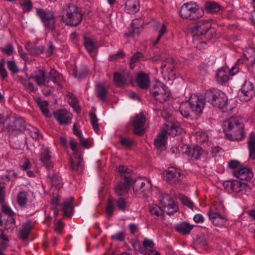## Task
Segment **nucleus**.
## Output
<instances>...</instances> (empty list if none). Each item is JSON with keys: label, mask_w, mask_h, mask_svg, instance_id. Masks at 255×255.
<instances>
[{"label": "nucleus", "mask_w": 255, "mask_h": 255, "mask_svg": "<svg viewBox=\"0 0 255 255\" xmlns=\"http://www.w3.org/2000/svg\"><path fill=\"white\" fill-rule=\"evenodd\" d=\"M243 124L235 118H231L224 124L226 137L232 140H238L244 136Z\"/></svg>", "instance_id": "nucleus-1"}, {"label": "nucleus", "mask_w": 255, "mask_h": 255, "mask_svg": "<svg viewBox=\"0 0 255 255\" xmlns=\"http://www.w3.org/2000/svg\"><path fill=\"white\" fill-rule=\"evenodd\" d=\"M121 174V180L115 186V193L118 196H124L128 192L133 180L132 170L127 167L121 165L119 167Z\"/></svg>", "instance_id": "nucleus-2"}, {"label": "nucleus", "mask_w": 255, "mask_h": 255, "mask_svg": "<svg viewBox=\"0 0 255 255\" xmlns=\"http://www.w3.org/2000/svg\"><path fill=\"white\" fill-rule=\"evenodd\" d=\"M63 19L66 25L71 26L78 25L82 20L80 8L73 3L66 4L62 9Z\"/></svg>", "instance_id": "nucleus-3"}, {"label": "nucleus", "mask_w": 255, "mask_h": 255, "mask_svg": "<svg viewBox=\"0 0 255 255\" xmlns=\"http://www.w3.org/2000/svg\"><path fill=\"white\" fill-rule=\"evenodd\" d=\"M4 124L6 125V128L7 129V132L10 135H16L24 131L26 129L25 123L22 119L19 118L10 119L7 116L3 121L1 116L0 115V126Z\"/></svg>", "instance_id": "nucleus-4"}, {"label": "nucleus", "mask_w": 255, "mask_h": 255, "mask_svg": "<svg viewBox=\"0 0 255 255\" xmlns=\"http://www.w3.org/2000/svg\"><path fill=\"white\" fill-rule=\"evenodd\" d=\"M205 100L214 107L219 108L225 107L228 101L226 94L216 89L207 91L205 93Z\"/></svg>", "instance_id": "nucleus-5"}, {"label": "nucleus", "mask_w": 255, "mask_h": 255, "mask_svg": "<svg viewBox=\"0 0 255 255\" xmlns=\"http://www.w3.org/2000/svg\"><path fill=\"white\" fill-rule=\"evenodd\" d=\"M180 13L183 18L195 20L204 15V11L198 8L194 3H187L182 6Z\"/></svg>", "instance_id": "nucleus-6"}, {"label": "nucleus", "mask_w": 255, "mask_h": 255, "mask_svg": "<svg viewBox=\"0 0 255 255\" xmlns=\"http://www.w3.org/2000/svg\"><path fill=\"white\" fill-rule=\"evenodd\" d=\"M69 144L73 152V155L70 161L71 168L73 171L81 173L84 167L82 155L79 152L77 143L75 140H71L69 141Z\"/></svg>", "instance_id": "nucleus-7"}, {"label": "nucleus", "mask_w": 255, "mask_h": 255, "mask_svg": "<svg viewBox=\"0 0 255 255\" xmlns=\"http://www.w3.org/2000/svg\"><path fill=\"white\" fill-rule=\"evenodd\" d=\"M36 13L41 19L46 30L51 31L55 30L56 19L52 11L42 8H37Z\"/></svg>", "instance_id": "nucleus-8"}, {"label": "nucleus", "mask_w": 255, "mask_h": 255, "mask_svg": "<svg viewBox=\"0 0 255 255\" xmlns=\"http://www.w3.org/2000/svg\"><path fill=\"white\" fill-rule=\"evenodd\" d=\"M135 194L141 193L142 195H145L149 191L151 188V181L148 179L138 178L132 180L131 185Z\"/></svg>", "instance_id": "nucleus-9"}, {"label": "nucleus", "mask_w": 255, "mask_h": 255, "mask_svg": "<svg viewBox=\"0 0 255 255\" xmlns=\"http://www.w3.org/2000/svg\"><path fill=\"white\" fill-rule=\"evenodd\" d=\"M205 101V97L203 98L196 95H192L187 102L189 104L191 111L195 114L198 115L202 113Z\"/></svg>", "instance_id": "nucleus-10"}, {"label": "nucleus", "mask_w": 255, "mask_h": 255, "mask_svg": "<svg viewBox=\"0 0 255 255\" xmlns=\"http://www.w3.org/2000/svg\"><path fill=\"white\" fill-rule=\"evenodd\" d=\"M255 95V90L253 84L249 81H246L239 94L241 101H250Z\"/></svg>", "instance_id": "nucleus-11"}, {"label": "nucleus", "mask_w": 255, "mask_h": 255, "mask_svg": "<svg viewBox=\"0 0 255 255\" xmlns=\"http://www.w3.org/2000/svg\"><path fill=\"white\" fill-rule=\"evenodd\" d=\"M115 203H116L118 209L121 211H125L127 208V202L125 198L120 197L115 201L113 198H110L108 199L106 206V213L109 217H111L113 215Z\"/></svg>", "instance_id": "nucleus-12"}, {"label": "nucleus", "mask_w": 255, "mask_h": 255, "mask_svg": "<svg viewBox=\"0 0 255 255\" xmlns=\"http://www.w3.org/2000/svg\"><path fill=\"white\" fill-rule=\"evenodd\" d=\"M160 203L164 206V212L168 215H173L178 210L177 205L167 194L162 195Z\"/></svg>", "instance_id": "nucleus-13"}, {"label": "nucleus", "mask_w": 255, "mask_h": 255, "mask_svg": "<svg viewBox=\"0 0 255 255\" xmlns=\"http://www.w3.org/2000/svg\"><path fill=\"white\" fill-rule=\"evenodd\" d=\"M164 179L171 184H176L181 180L182 175L178 169L169 168L163 173Z\"/></svg>", "instance_id": "nucleus-14"}, {"label": "nucleus", "mask_w": 255, "mask_h": 255, "mask_svg": "<svg viewBox=\"0 0 255 255\" xmlns=\"http://www.w3.org/2000/svg\"><path fill=\"white\" fill-rule=\"evenodd\" d=\"M54 117L61 125H66L71 123L73 116L65 109L58 110L54 112Z\"/></svg>", "instance_id": "nucleus-15"}, {"label": "nucleus", "mask_w": 255, "mask_h": 255, "mask_svg": "<svg viewBox=\"0 0 255 255\" xmlns=\"http://www.w3.org/2000/svg\"><path fill=\"white\" fill-rule=\"evenodd\" d=\"M146 118L143 114H140L134 117L132 121L133 132L138 135H142L144 132V125Z\"/></svg>", "instance_id": "nucleus-16"}, {"label": "nucleus", "mask_w": 255, "mask_h": 255, "mask_svg": "<svg viewBox=\"0 0 255 255\" xmlns=\"http://www.w3.org/2000/svg\"><path fill=\"white\" fill-rule=\"evenodd\" d=\"M208 214L210 220L215 226H223L226 222V218L221 215L217 208H211L208 211Z\"/></svg>", "instance_id": "nucleus-17"}, {"label": "nucleus", "mask_w": 255, "mask_h": 255, "mask_svg": "<svg viewBox=\"0 0 255 255\" xmlns=\"http://www.w3.org/2000/svg\"><path fill=\"white\" fill-rule=\"evenodd\" d=\"M211 28V24L208 20L198 21L194 26L193 32L194 35H203L207 33Z\"/></svg>", "instance_id": "nucleus-18"}, {"label": "nucleus", "mask_w": 255, "mask_h": 255, "mask_svg": "<svg viewBox=\"0 0 255 255\" xmlns=\"http://www.w3.org/2000/svg\"><path fill=\"white\" fill-rule=\"evenodd\" d=\"M30 78L33 79L39 86L52 87L49 84V80L47 78V75L42 69L36 70L35 75L31 76Z\"/></svg>", "instance_id": "nucleus-19"}, {"label": "nucleus", "mask_w": 255, "mask_h": 255, "mask_svg": "<svg viewBox=\"0 0 255 255\" xmlns=\"http://www.w3.org/2000/svg\"><path fill=\"white\" fill-rule=\"evenodd\" d=\"M234 175L241 180L250 181L253 177L252 169L244 167L234 172Z\"/></svg>", "instance_id": "nucleus-20"}, {"label": "nucleus", "mask_w": 255, "mask_h": 255, "mask_svg": "<svg viewBox=\"0 0 255 255\" xmlns=\"http://www.w3.org/2000/svg\"><path fill=\"white\" fill-rule=\"evenodd\" d=\"M131 80L132 78L128 72L115 73L114 75V82L119 87L123 86L128 81H130Z\"/></svg>", "instance_id": "nucleus-21"}, {"label": "nucleus", "mask_w": 255, "mask_h": 255, "mask_svg": "<svg viewBox=\"0 0 255 255\" xmlns=\"http://www.w3.org/2000/svg\"><path fill=\"white\" fill-rule=\"evenodd\" d=\"M167 128L165 130L166 133H168L173 136H176L182 133L183 131L182 128L178 123H168L164 124Z\"/></svg>", "instance_id": "nucleus-22"}, {"label": "nucleus", "mask_w": 255, "mask_h": 255, "mask_svg": "<svg viewBox=\"0 0 255 255\" xmlns=\"http://www.w3.org/2000/svg\"><path fill=\"white\" fill-rule=\"evenodd\" d=\"M185 153L193 160L199 159L203 154V150L202 148L196 145L193 147H187Z\"/></svg>", "instance_id": "nucleus-23"}, {"label": "nucleus", "mask_w": 255, "mask_h": 255, "mask_svg": "<svg viewBox=\"0 0 255 255\" xmlns=\"http://www.w3.org/2000/svg\"><path fill=\"white\" fill-rule=\"evenodd\" d=\"M32 229V226L31 221H28L23 223L19 229L18 235L19 238L22 240H26Z\"/></svg>", "instance_id": "nucleus-24"}, {"label": "nucleus", "mask_w": 255, "mask_h": 255, "mask_svg": "<svg viewBox=\"0 0 255 255\" xmlns=\"http://www.w3.org/2000/svg\"><path fill=\"white\" fill-rule=\"evenodd\" d=\"M136 82L141 89H147L149 87V76L144 73L140 72L137 75Z\"/></svg>", "instance_id": "nucleus-25"}, {"label": "nucleus", "mask_w": 255, "mask_h": 255, "mask_svg": "<svg viewBox=\"0 0 255 255\" xmlns=\"http://www.w3.org/2000/svg\"><path fill=\"white\" fill-rule=\"evenodd\" d=\"M84 44L88 53L93 57H94V53L97 48L96 43L90 37L85 36L84 37Z\"/></svg>", "instance_id": "nucleus-26"}, {"label": "nucleus", "mask_w": 255, "mask_h": 255, "mask_svg": "<svg viewBox=\"0 0 255 255\" xmlns=\"http://www.w3.org/2000/svg\"><path fill=\"white\" fill-rule=\"evenodd\" d=\"M139 2L138 0H127L125 3V10L128 13H134L138 11Z\"/></svg>", "instance_id": "nucleus-27"}, {"label": "nucleus", "mask_w": 255, "mask_h": 255, "mask_svg": "<svg viewBox=\"0 0 255 255\" xmlns=\"http://www.w3.org/2000/svg\"><path fill=\"white\" fill-rule=\"evenodd\" d=\"M47 78L49 80V83L52 81L54 84L60 86L63 80L62 75L54 70H51L47 74Z\"/></svg>", "instance_id": "nucleus-28"}, {"label": "nucleus", "mask_w": 255, "mask_h": 255, "mask_svg": "<svg viewBox=\"0 0 255 255\" xmlns=\"http://www.w3.org/2000/svg\"><path fill=\"white\" fill-rule=\"evenodd\" d=\"M74 198L71 197L65 200L63 204L62 210L65 216L70 217L72 215L74 210L73 203Z\"/></svg>", "instance_id": "nucleus-29"}, {"label": "nucleus", "mask_w": 255, "mask_h": 255, "mask_svg": "<svg viewBox=\"0 0 255 255\" xmlns=\"http://www.w3.org/2000/svg\"><path fill=\"white\" fill-rule=\"evenodd\" d=\"M166 134L165 130L163 129V131L158 135L154 141V144L157 148L161 150L164 148L167 139Z\"/></svg>", "instance_id": "nucleus-30"}, {"label": "nucleus", "mask_w": 255, "mask_h": 255, "mask_svg": "<svg viewBox=\"0 0 255 255\" xmlns=\"http://www.w3.org/2000/svg\"><path fill=\"white\" fill-rule=\"evenodd\" d=\"M51 152L48 148L44 149L41 154L40 159L46 167L50 169L53 167V164L50 161L51 158Z\"/></svg>", "instance_id": "nucleus-31"}, {"label": "nucleus", "mask_w": 255, "mask_h": 255, "mask_svg": "<svg viewBox=\"0 0 255 255\" xmlns=\"http://www.w3.org/2000/svg\"><path fill=\"white\" fill-rule=\"evenodd\" d=\"M96 94L101 101L104 102L107 99L108 91L103 84H98L96 87Z\"/></svg>", "instance_id": "nucleus-32"}, {"label": "nucleus", "mask_w": 255, "mask_h": 255, "mask_svg": "<svg viewBox=\"0 0 255 255\" xmlns=\"http://www.w3.org/2000/svg\"><path fill=\"white\" fill-rule=\"evenodd\" d=\"M248 147L250 151V156L251 158L255 159V133L252 132L249 137L248 141Z\"/></svg>", "instance_id": "nucleus-33"}, {"label": "nucleus", "mask_w": 255, "mask_h": 255, "mask_svg": "<svg viewBox=\"0 0 255 255\" xmlns=\"http://www.w3.org/2000/svg\"><path fill=\"white\" fill-rule=\"evenodd\" d=\"M25 49L30 54L35 55L42 53L44 50V47L43 46L36 47L30 42H28L25 46Z\"/></svg>", "instance_id": "nucleus-34"}, {"label": "nucleus", "mask_w": 255, "mask_h": 255, "mask_svg": "<svg viewBox=\"0 0 255 255\" xmlns=\"http://www.w3.org/2000/svg\"><path fill=\"white\" fill-rule=\"evenodd\" d=\"M192 229L193 226L185 222L181 223L175 227L176 230L183 235L189 234Z\"/></svg>", "instance_id": "nucleus-35"}, {"label": "nucleus", "mask_w": 255, "mask_h": 255, "mask_svg": "<svg viewBox=\"0 0 255 255\" xmlns=\"http://www.w3.org/2000/svg\"><path fill=\"white\" fill-rule=\"evenodd\" d=\"M166 87L163 84L160 82H157L150 89V92L154 98L156 96V95L159 94L161 92L165 93V89Z\"/></svg>", "instance_id": "nucleus-36"}, {"label": "nucleus", "mask_w": 255, "mask_h": 255, "mask_svg": "<svg viewBox=\"0 0 255 255\" xmlns=\"http://www.w3.org/2000/svg\"><path fill=\"white\" fill-rule=\"evenodd\" d=\"M140 26L141 24L138 19L133 20L131 24V28L129 29V33L127 34V36H131L133 34H138L141 29Z\"/></svg>", "instance_id": "nucleus-37"}, {"label": "nucleus", "mask_w": 255, "mask_h": 255, "mask_svg": "<svg viewBox=\"0 0 255 255\" xmlns=\"http://www.w3.org/2000/svg\"><path fill=\"white\" fill-rule=\"evenodd\" d=\"M221 6L216 2L209 1L207 2L205 5V9L210 13H215L219 11Z\"/></svg>", "instance_id": "nucleus-38"}, {"label": "nucleus", "mask_w": 255, "mask_h": 255, "mask_svg": "<svg viewBox=\"0 0 255 255\" xmlns=\"http://www.w3.org/2000/svg\"><path fill=\"white\" fill-rule=\"evenodd\" d=\"M36 101L37 105L40 109L43 114L47 117H49V111L47 108L48 105V102L46 101H43L40 99H37Z\"/></svg>", "instance_id": "nucleus-39"}, {"label": "nucleus", "mask_w": 255, "mask_h": 255, "mask_svg": "<svg viewBox=\"0 0 255 255\" xmlns=\"http://www.w3.org/2000/svg\"><path fill=\"white\" fill-rule=\"evenodd\" d=\"M190 111H191V109L187 101L181 104L180 107V112L183 117L186 118L190 117Z\"/></svg>", "instance_id": "nucleus-40"}, {"label": "nucleus", "mask_w": 255, "mask_h": 255, "mask_svg": "<svg viewBox=\"0 0 255 255\" xmlns=\"http://www.w3.org/2000/svg\"><path fill=\"white\" fill-rule=\"evenodd\" d=\"M170 94V93L168 88L166 87L165 89V93L161 92L159 94L156 95V96H155L154 98L156 101L162 103L167 100L169 97Z\"/></svg>", "instance_id": "nucleus-41"}, {"label": "nucleus", "mask_w": 255, "mask_h": 255, "mask_svg": "<svg viewBox=\"0 0 255 255\" xmlns=\"http://www.w3.org/2000/svg\"><path fill=\"white\" fill-rule=\"evenodd\" d=\"M48 178L52 185V188L54 187L56 189L55 191L57 190V188H58V186L60 185L59 177L55 173H52L51 174L49 173L48 174Z\"/></svg>", "instance_id": "nucleus-42"}, {"label": "nucleus", "mask_w": 255, "mask_h": 255, "mask_svg": "<svg viewBox=\"0 0 255 255\" xmlns=\"http://www.w3.org/2000/svg\"><path fill=\"white\" fill-rule=\"evenodd\" d=\"M239 184V181L234 180V181H228L224 183V187L228 190H231L234 192V190H237L238 188Z\"/></svg>", "instance_id": "nucleus-43"}, {"label": "nucleus", "mask_w": 255, "mask_h": 255, "mask_svg": "<svg viewBox=\"0 0 255 255\" xmlns=\"http://www.w3.org/2000/svg\"><path fill=\"white\" fill-rule=\"evenodd\" d=\"M144 56L142 53L137 52L133 55L130 59V68L133 69L135 67V63L143 59Z\"/></svg>", "instance_id": "nucleus-44"}, {"label": "nucleus", "mask_w": 255, "mask_h": 255, "mask_svg": "<svg viewBox=\"0 0 255 255\" xmlns=\"http://www.w3.org/2000/svg\"><path fill=\"white\" fill-rule=\"evenodd\" d=\"M217 80L218 83L223 84L226 82L228 77L225 71L223 70H219L216 74Z\"/></svg>", "instance_id": "nucleus-45"}, {"label": "nucleus", "mask_w": 255, "mask_h": 255, "mask_svg": "<svg viewBox=\"0 0 255 255\" xmlns=\"http://www.w3.org/2000/svg\"><path fill=\"white\" fill-rule=\"evenodd\" d=\"M149 210L152 215H155L157 217L163 218V211L160 207L156 205H153L150 207Z\"/></svg>", "instance_id": "nucleus-46"}, {"label": "nucleus", "mask_w": 255, "mask_h": 255, "mask_svg": "<svg viewBox=\"0 0 255 255\" xmlns=\"http://www.w3.org/2000/svg\"><path fill=\"white\" fill-rule=\"evenodd\" d=\"M5 220L4 228L8 230L10 228H13L15 226V219L13 218V215L6 216Z\"/></svg>", "instance_id": "nucleus-47"}, {"label": "nucleus", "mask_w": 255, "mask_h": 255, "mask_svg": "<svg viewBox=\"0 0 255 255\" xmlns=\"http://www.w3.org/2000/svg\"><path fill=\"white\" fill-rule=\"evenodd\" d=\"M73 131L74 134L77 135L80 138V143L81 145L85 148H87V140L83 138L81 132L77 129L75 124L73 126Z\"/></svg>", "instance_id": "nucleus-48"}, {"label": "nucleus", "mask_w": 255, "mask_h": 255, "mask_svg": "<svg viewBox=\"0 0 255 255\" xmlns=\"http://www.w3.org/2000/svg\"><path fill=\"white\" fill-rule=\"evenodd\" d=\"M68 101L69 104L75 110H77L78 107V101L76 96L72 93H69L67 95Z\"/></svg>", "instance_id": "nucleus-49"}, {"label": "nucleus", "mask_w": 255, "mask_h": 255, "mask_svg": "<svg viewBox=\"0 0 255 255\" xmlns=\"http://www.w3.org/2000/svg\"><path fill=\"white\" fill-rule=\"evenodd\" d=\"M91 123L93 128L96 133L99 131L98 118L95 113H90V114Z\"/></svg>", "instance_id": "nucleus-50"}, {"label": "nucleus", "mask_w": 255, "mask_h": 255, "mask_svg": "<svg viewBox=\"0 0 255 255\" xmlns=\"http://www.w3.org/2000/svg\"><path fill=\"white\" fill-rule=\"evenodd\" d=\"M174 61L172 58H168L166 60V61L162 62L161 65V68L164 70V69L167 67V70L169 69L171 71H172L174 68Z\"/></svg>", "instance_id": "nucleus-51"}, {"label": "nucleus", "mask_w": 255, "mask_h": 255, "mask_svg": "<svg viewBox=\"0 0 255 255\" xmlns=\"http://www.w3.org/2000/svg\"><path fill=\"white\" fill-rule=\"evenodd\" d=\"M17 202L21 206H24L27 203V194L25 192H20L17 195Z\"/></svg>", "instance_id": "nucleus-52"}, {"label": "nucleus", "mask_w": 255, "mask_h": 255, "mask_svg": "<svg viewBox=\"0 0 255 255\" xmlns=\"http://www.w3.org/2000/svg\"><path fill=\"white\" fill-rule=\"evenodd\" d=\"M24 12H29L33 7L32 2L29 0H24L20 3Z\"/></svg>", "instance_id": "nucleus-53"}, {"label": "nucleus", "mask_w": 255, "mask_h": 255, "mask_svg": "<svg viewBox=\"0 0 255 255\" xmlns=\"http://www.w3.org/2000/svg\"><path fill=\"white\" fill-rule=\"evenodd\" d=\"M239 187L237 190H234L236 193H246L247 192L250 190V188L249 187L248 185L246 183H242L239 181Z\"/></svg>", "instance_id": "nucleus-54"}, {"label": "nucleus", "mask_w": 255, "mask_h": 255, "mask_svg": "<svg viewBox=\"0 0 255 255\" xmlns=\"http://www.w3.org/2000/svg\"><path fill=\"white\" fill-rule=\"evenodd\" d=\"M179 199L183 204L188 206L192 209H193L194 206L193 203L189 198L184 195H180Z\"/></svg>", "instance_id": "nucleus-55"}, {"label": "nucleus", "mask_w": 255, "mask_h": 255, "mask_svg": "<svg viewBox=\"0 0 255 255\" xmlns=\"http://www.w3.org/2000/svg\"><path fill=\"white\" fill-rule=\"evenodd\" d=\"M7 66L8 70L12 73L16 74L18 72V68L13 61H7Z\"/></svg>", "instance_id": "nucleus-56"}, {"label": "nucleus", "mask_w": 255, "mask_h": 255, "mask_svg": "<svg viewBox=\"0 0 255 255\" xmlns=\"http://www.w3.org/2000/svg\"><path fill=\"white\" fill-rule=\"evenodd\" d=\"M5 61L4 59H1L0 61V74L1 78L4 79L7 76V71L5 68Z\"/></svg>", "instance_id": "nucleus-57"}, {"label": "nucleus", "mask_w": 255, "mask_h": 255, "mask_svg": "<svg viewBox=\"0 0 255 255\" xmlns=\"http://www.w3.org/2000/svg\"><path fill=\"white\" fill-rule=\"evenodd\" d=\"M16 174L13 170L9 171L8 173L2 175V179L4 181L8 182L10 180H13L15 178Z\"/></svg>", "instance_id": "nucleus-58"}, {"label": "nucleus", "mask_w": 255, "mask_h": 255, "mask_svg": "<svg viewBox=\"0 0 255 255\" xmlns=\"http://www.w3.org/2000/svg\"><path fill=\"white\" fill-rule=\"evenodd\" d=\"M1 50L4 53L9 56L13 52V47L11 44H8L3 47Z\"/></svg>", "instance_id": "nucleus-59"}, {"label": "nucleus", "mask_w": 255, "mask_h": 255, "mask_svg": "<svg viewBox=\"0 0 255 255\" xmlns=\"http://www.w3.org/2000/svg\"><path fill=\"white\" fill-rule=\"evenodd\" d=\"M243 63V60L239 59L238 60L236 65L233 66L230 71V74L231 75H234L239 71V68L238 67L241 64Z\"/></svg>", "instance_id": "nucleus-60"}, {"label": "nucleus", "mask_w": 255, "mask_h": 255, "mask_svg": "<svg viewBox=\"0 0 255 255\" xmlns=\"http://www.w3.org/2000/svg\"><path fill=\"white\" fill-rule=\"evenodd\" d=\"M112 239L114 240L123 242L125 240V235L123 232H120L112 236Z\"/></svg>", "instance_id": "nucleus-61"}, {"label": "nucleus", "mask_w": 255, "mask_h": 255, "mask_svg": "<svg viewBox=\"0 0 255 255\" xmlns=\"http://www.w3.org/2000/svg\"><path fill=\"white\" fill-rule=\"evenodd\" d=\"M54 195L52 198V207H56L59 204V197L57 195L58 190L56 191H54Z\"/></svg>", "instance_id": "nucleus-62"}, {"label": "nucleus", "mask_w": 255, "mask_h": 255, "mask_svg": "<svg viewBox=\"0 0 255 255\" xmlns=\"http://www.w3.org/2000/svg\"><path fill=\"white\" fill-rule=\"evenodd\" d=\"M120 142L122 145L127 147H130L133 144L132 140L126 138H121L120 139Z\"/></svg>", "instance_id": "nucleus-63"}, {"label": "nucleus", "mask_w": 255, "mask_h": 255, "mask_svg": "<svg viewBox=\"0 0 255 255\" xmlns=\"http://www.w3.org/2000/svg\"><path fill=\"white\" fill-rule=\"evenodd\" d=\"M31 136L32 138L36 140H38L42 135L40 134L37 128H33L32 130L30 131Z\"/></svg>", "instance_id": "nucleus-64"}]
</instances>
